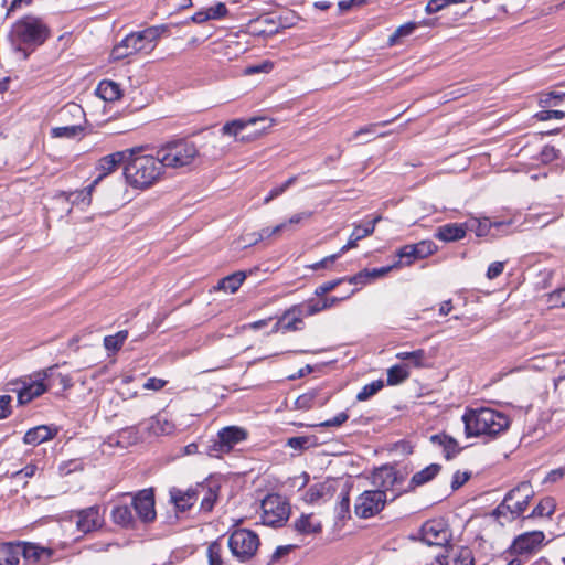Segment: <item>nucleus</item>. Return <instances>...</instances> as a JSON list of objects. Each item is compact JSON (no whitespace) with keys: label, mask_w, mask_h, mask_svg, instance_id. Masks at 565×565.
Returning a JSON list of instances; mask_svg holds the SVG:
<instances>
[{"label":"nucleus","mask_w":565,"mask_h":565,"mask_svg":"<svg viewBox=\"0 0 565 565\" xmlns=\"http://www.w3.org/2000/svg\"><path fill=\"white\" fill-rule=\"evenodd\" d=\"M462 422L467 437H495L510 425L505 414L489 407L466 411Z\"/></svg>","instance_id":"obj_1"},{"label":"nucleus","mask_w":565,"mask_h":565,"mask_svg":"<svg viewBox=\"0 0 565 565\" xmlns=\"http://www.w3.org/2000/svg\"><path fill=\"white\" fill-rule=\"evenodd\" d=\"M163 173L159 156L137 154L128 157L124 174L129 185L135 189H146L152 185Z\"/></svg>","instance_id":"obj_2"},{"label":"nucleus","mask_w":565,"mask_h":565,"mask_svg":"<svg viewBox=\"0 0 565 565\" xmlns=\"http://www.w3.org/2000/svg\"><path fill=\"white\" fill-rule=\"evenodd\" d=\"M380 480L383 489L366 490L355 499L354 512L359 518H372L384 509L387 501L386 490L396 481V473L392 469H380L374 475V482Z\"/></svg>","instance_id":"obj_3"},{"label":"nucleus","mask_w":565,"mask_h":565,"mask_svg":"<svg viewBox=\"0 0 565 565\" xmlns=\"http://www.w3.org/2000/svg\"><path fill=\"white\" fill-rule=\"evenodd\" d=\"M51 35L49 25L35 15H25L13 23L9 38L11 43L21 50L22 45L36 47L42 45Z\"/></svg>","instance_id":"obj_4"},{"label":"nucleus","mask_w":565,"mask_h":565,"mask_svg":"<svg viewBox=\"0 0 565 565\" xmlns=\"http://www.w3.org/2000/svg\"><path fill=\"white\" fill-rule=\"evenodd\" d=\"M534 491L530 482H521L510 490L503 501L493 511V515L502 524L518 519L529 507Z\"/></svg>","instance_id":"obj_5"},{"label":"nucleus","mask_w":565,"mask_h":565,"mask_svg":"<svg viewBox=\"0 0 565 565\" xmlns=\"http://www.w3.org/2000/svg\"><path fill=\"white\" fill-rule=\"evenodd\" d=\"M157 152L163 169H178L190 166L199 156L196 146L193 142H188L185 140L169 142L161 147Z\"/></svg>","instance_id":"obj_6"},{"label":"nucleus","mask_w":565,"mask_h":565,"mask_svg":"<svg viewBox=\"0 0 565 565\" xmlns=\"http://www.w3.org/2000/svg\"><path fill=\"white\" fill-rule=\"evenodd\" d=\"M259 546L258 535L246 529L235 530L228 537V547L239 562L253 558Z\"/></svg>","instance_id":"obj_7"},{"label":"nucleus","mask_w":565,"mask_h":565,"mask_svg":"<svg viewBox=\"0 0 565 565\" xmlns=\"http://www.w3.org/2000/svg\"><path fill=\"white\" fill-rule=\"evenodd\" d=\"M290 514V507L279 494H268L262 501V522L268 526L284 525Z\"/></svg>","instance_id":"obj_8"},{"label":"nucleus","mask_w":565,"mask_h":565,"mask_svg":"<svg viewBox=\"0 0 565 565\" xmlns=\"http://www.w3.org/2000/svg\"><path fill=\"white\" fill-rule=\"evenodd\" d=\"M54 375V367H47L41 372L33 374L29 380L21 381L22 386L13 388L18 393L19 404H28L33 398L41 396L49 388L44 383L47 377Z\"/></svg>","instance_id":"obj_9"},{"label":"nucleus","mask_w":565,"mask_h":565,"mask_svg":"<svg viewBox=\"0 0 565 565\" xmlns=\"http://www.w3.org/2000/svg\"><path fill=\"white\" fill-rule=\"evenodd\" d=\"M544 539L542 531L525 532L513 540L507 552L511 555L531 554L543 544Z\"/></svg>","instance_id":"obj_10"},{"label":"nucleus","mask_w":565,"mask_h":565,"mask_svg":"<svg viewBox=\"0 0 565 565\" xmlns=\"http://www.w3.org/2000/svg\"><path fill=\"white\" fill-rule=\"evenodd\" d=\"M159 36L158 30L149 28L141 32H136L127 35L124 39L126 47L130 49L129 52L134 54L138 52L149 53L154 49V42Z\"/></svg>","instance_id":"obj_11"},{"label":"nucleus","mask_w":565,"mask_h":565,"mask_svg":"<svg viewBox=\"0 0 565 565\" xmlns=\"http://www.w3.org/2000/svg\"><path fill=\"white\" fill-rule=\"evenodd\" d=\"M380 220H381V217L377 216L374 220H372L370 223H367L365 226L356 225L354 227V230L352 231L348 243L340 249V252L335 255L326 257L320 263H317L315 265V268L324 267V266H327V264L334 262V259L337 257H339L341 254L345 253L347 250H349L351 248L356 247L359 241L373 234V232L375 230V225Z\"/></svg>","instance_id":"obj_12"},{"label":"nucleus","mask_w":565,"mask_h":565,"mask_svg":"<svg viewBox=\"0 0 565 565\" xmlns=\"http://www.w3.org/2000/svg\"><path fill=\"white\" fill-rule=\"evenodd\" d=\"M422 541L427 545L443 546L450 539L446 524L440 520H430L422 526Z\"/></svg>","instance_id":"obj_13"},{"label":"nucleus","mask_w":565,"mask_h":565,"mask_svg":"<svg viewBox=\"0 0 565 565\" xmlns=\"http://www.w3.org/2000/svg\"><path fill=\"white\" fill-rule=\"evenodd\" d=\"M246 431L236 426H228L221 429L217 434V440L213 445V451L228 452L235 445L246 439Z\"/></svg>","instance_id":"obj_14"},{"label":"nucleus","mask_w":565,"mask_h":565,"mask_svg":"<svg viewBox=\"0 0 565 565\" xmlns=\"http://www.w3.org/2000/svg\"><path fill=\"white\" fill-rule=\"evenodd\" d=\"M135 153V149H127L124 151H117L111 154L103 157L97 164L98 175L93 181L94 184H98L109 173L114 172L121 162H127L128 157Z\"/></svg>","instance_id":"obj_15"},{"label":"nucleus","mask_w":565,"mask_h":565,"mask_svg":"<svg viewBox=\"0 0 565 565\" xmlns=\"http://www.w3.org/2000/svg\"><path fill=\"white\" fill-rule=\"evenodd\" d=\"M436 252V246L430 241H422L417 244H409L401 247L397 250V256L402 258H406L405 265H411L416 259H423Z\"/></svg>","instance_id":"obj_16"},{"label":"nucleus","mask_w":565,"mask_h":565,"mask_svg":"<svg viewBox=\"0 0 565 565\" xmlns=\"http://www.w3.org/2000/svg\"><path fill=\"white\" fill-rule=\"evenodd\" d=\"M132 507L137 515L143 522H150L156 518L154 498L151 490H142L134 497Z\"/></svg>","instance_id":"obj_17"},{"label":"nucleus","mask_w":565,"mask_h":565,"mask_svg":"<svg viewBox=\"0 0 565 565\" xmlns=\"http://www.w3.org/2000/svg\"><path fill=\"white\" fill-rule=\"evenodd\" d=\"M103 524V518L99 513V509L96 507H92L85 510H82L77 513L76 526L77 530L83 533L92 532Z\"/></svg>","instance_id":"obj_18"},{"label":"nucleus","mask_w":565,"mask_h":565,"mask_svg":"<svg viewBox=\"0 0 565 565\" xmlns=\"http://www.w3.org/2000/svg\"><path fill=\"white\" fill-rule=\"evenodd\" d=\"M267 121L266 118H250L248 120L244 119H234L232 121L226 122L221 132L224 136L233 137L236 141H239L241 136L245 130H247L252 126H257L259 122Z\"/></svg>","instance_id":"obj_19"},{"label":"nucleus","mask_w":565,"mask_h":565,"mask_svg":"<svg viewBox=\"0 0 565 565\" xmlns=\"http://www.w3.org/2000/svg\"><path fill=\"white\" fill-rule=\"evenodd\" d=\"M467 233L466 223H449L437 228L435 237L443 242H456L462 239Z\"/></svg>","instance_id":"obj_20"},{"label":"nucleus","mask_w":565,"mask_h":565,"mask_svg":"<svg viewBox=\"0 0 565 565\" xmlns=\"http://www.w3.org/2000/svg\"><path fill=\"white\" fill-rule=\"evenodd\" d=\"M335 489L330 481L312 484L306 492V501L309 503H316L319 501H326L332 498Z\"/></svg>","instance_id":"obj_21"},{"label":"nucleus","mask_w":565,"mask_h":565,"mask_svg":"<svg viewBox=\"0 0 565 565\" xmlns=\"http://www.w3.org/2000/svg\"><path fill=\"white\" fill-rule=\"evenodd\" d=\"M170 498L178 510L185 511L196 502L198 494L191 489L183 491L178 488H172L170 490Z\"/></svg>","instance_id":"obj_22"},{"label":"nucleus","mask_w":565,"mask_h":565,"mask_svg":"<svg viewBox=\"0 0 565 565\" xmlns=\"http://www.w3.org/2000/svg\"><path fill=\"white\" fill-rule=\"evenodd\" d=\"M306 316V308L302 305L294 306L282 315V330L295 331L302 323V317Z\"/></svg>","instance_id":"obj_23"},{"label":"nucleus","mask_w":565,"mask_h":565,"mask_svg":"<svg viewBox=\"0 0 565 565\" xmlns=\"http://www.w3.org/2000/svg\"><path fill=\"white\" fill-rule=\"evenodd\" d=\"M512 222H490L488 218L479 220V218H471L468 222H466L467 231H472L476 233L478 237L487 236L490 233V230L492 226L499 227L501 225H510Z\"/></svg>","instance_id":"obj_24"},{"label":"nucleus","mask_w":565,"mask_h":565,"mask_svg":"<svg viewBox=\"0 0 565 565\" xmlns=\"http://www.w3.org/2000/svg\"><path fill=\"white\" fill-rule=\"evenodd\" d=\"M54 433L47 426H38L29 429L24 435V443L28 445H40L51 438H53Z\"/></svg>","instance_id":"obj_25"},{"label":"nucleus","mask_w":565,"mask_h":565,"mask_svg":"<svg viewBox=\"0 0 565 565\" xmlns=\"http://www.w3.org/2000/svg\"><path fill=\"white\" fill-rule=\"evenodd\" d=\"M96 93L106 102H115L121 97V88L114 81H102L97 86Z\"/></svg>","instance_id":"obj_26"},{"label":"nucleus","mask_w":565,"mask_h":565,"mask_svg":"<svg viewBox=\"0 0 565 565\" xmlns=\"http://www.w3.org/2000/svg\"><path fill=\"white\" fill-rule=\"evenodd\" d=\"M440 471V466L437 463H431L424 468L423 470L416 472L409 482V488L415 489L416 487H420L430 480H433L438 472Z\"/></svg>","instance_id":"obj_27"},{"label":"nucleus","mask_w":565,"mask_h":565,"mask_svg":"<svg viewBox=\"0 0 565 565\" xmlns=\"http://www.w3.org/2000/svg\"><path fill=\"white\" fill-rule=\"evenodd\" d=\"M21 554V544L3 543L0 545V565H17Z\"/></svg>","instance_id":"obj_28"},{"label":"nucleus","mask_w":565,"mask_h":565,"mask_svg":"<svg viewBox=\"0 0 565 565\" xmlns=\"http://www.w3.org/2000/svg\"><path fill=\"white\" fill-rule=\"evenodd\" d=\"M139 439L140 436L137 428L128 427L118 431V434L115 437H110L109 441L110 445H113V441H115L116 445L126 448L130 445L137 444Z\"/></svg>","instance_id":"obj_29"},{"label":"nucleus","mask_w":565,"mask_h":565,"mask_svg":"<svg viewBox=\"0 0 565 565\" xmlns=\"http://www.w3.org/2000/svg\"><path fill=\"white\" fill-rule=\"evenodd\" d=\"M21 554L28 561L40 562L44 556L49 559L52 555V551L35 544L24 543L21 544Z\"/></svg>","instance_id":"obj_30"},{"label":"nucleus","mask_w":565,"mask_h":565,"mask_svg":"<svg viewBox=\"0 0 565 565\" xmlns=\"http://www.w3.org/2000/svg\"><path fill=\"white\" fill-rule=\"evenodd\" d=\"M148 429L154 436H166L171 435L175 427L168 418L159 415L151 419Z\"/></svg>","instance_id":"obj_31"},{"label":"nucleus","mask_w":565,"mask_h":565,"mask_svg":"<svg viewBox=\"0 0 565 565\" xmlns=\"http://www.w3.org/2000/svg\"><path fill=\"white\" fill-rule=\"evenodd\" d=\"M342 299L343 298L337 297H328L320 300L310 299L303 303V307L306 308V316L316 315L327 308L334 306Z\"/></svg>","instance_id":"obj_32"},{"label":"nucleus","mask_w":565,"mask_h":565,"mask_svg":"<svg viewBox=\"0 0 565 565\" xmlns=\"http://www.w3.org/2000/svg\"><path fill=\"white\" fill-rule=\"evenodd\" d=\"M439 565H475L473 556L468 547H461L450 562L447 556L437 557Z\"/></svg>","instance_id":"obj_33"},{"label":"nucleus","mask_w":565,"mask_h":565,"mask_svg":"<svg viewBox=\"0 0 565 565\" xmlns=\"http://www.w3.org/2000/svg\"><path fill=\"white\" fill-rule=\"evenodd\" d=\"M431 441L440 445L444 448L445 457L447 459L452 458L456 454L459 452L460 448L456 439L447 435H434L431 436Z\"/></svg>","instance_id":"obj_34"},{"label":"nucleus","mask_w":565,"mask_h":565,"mask_svg":"<svg viewBox=\"0 0 565 565\" xmlns=\"http://www.w3.org/2000/svg\"><path fill=\"white\" fill-rule=\"evenodd\" d=\"M295 529L302 534H313L321 531V523L313 520L312 515H301L295 521Z\"/></svg>","instance_id":"obj_35"},{"label":"nucleus","mask_w":565,"mask_h":565,"mask_svg":"<svg viewBox=\"0 0 565 565\" xmlns=\"http://www.w3.org/2000/svg\"><path fill=\"white\" fill-rule=\"evenodd\" d=\"M245 278H246L245 273L237 271V273H234V274L223 278L218 282L217 287L220 290H224V291L234 294L235 291L238 290V288L241 287V285L245 280Z\"/></svg>","instance_id":"obj_36"},{"label":"nucleus","mask_w":565,"mask_h":565,"mask_svg":"<svg viewBox=\"0 0 565 565\" xmlns=\"http://www.w3.org/2000/svg\"><path fill=\"white\" fill-rule=\"evenodd\" d=\"M555 502L552 498L542 499L537 505L532 510V512L526 516V519L542 518V516H551L555 511Z\"/></svg>","instance_id":"obj_37"},{"label":"nucleus","mask_w":565,"mask_h":565,"mask_svg":"<svg viewBox=\"0 0 565 565\" xmlns=\"http://www.w3.org/2000/svg\"><path fill=\"white\" fill-rule=\"evenodd\" d=\"M96 184L92 183L89 186L72 192L70 194L63 193L62 196H65L67 201H71L72 204H83V205H89L92 202V193Z\"/></svg>","instance_id":"obj_38"},{"label":"nucleus","mask_w":565,"mask_h":565,"mask_svg":"<svg viewBox=\"0 0 565 565\" xmlns=\"http://www.w3.org/2000/svg\"><path fill=\"white\" fill-rule=\"evenodd\" d=\"M409 376V371L405 364H396L387 370V384L397 385L403 383Z\"/></svg>","instance_id":"obj_39"},{"label":"nucleus","mask_w":565,"mask_h":565,"mask_svg":"<svg viewBox=\"0 0 565 565\" xmlns=\"http://www.w3.org/2000/svg\"><path fill=\"white\" fill-rule=\"evenodd\" d=\"M113 520L115 523L128 526L132 523L134 516L128 505H118L113 510Z\"/></svg>","instance_id":"obj_40"},{"label":"nucleus","mask_w":565,"mask_h":565,"mask_svg":"<svg viewBox=\"0 0 565 565\" xmlns=\"http://www.w3.org/2000/svg\"><path fill=\"white\" fill-rule=\"evenodd\" d=\"M128 338V331L121 330L104 338V347L108 351H118Z\"/></svg>","instance_id":"obj_41"},{"label":"nucleus","mask_w":565,"mask_h":565,"mask_svg":"<svg viewBox=\"0 0 565 565\" xmlns=\"http://www.w3.org/2000/svg\"><path fill=\"white\" fill-rule=\"evenodd\" d=\"M426 358V353L424 350L418 349L411 352H397L396 359L402 361H409L415 367H422L424 365V360Z\"/></svg>","instance_id":"obj_42"},{"label":"nucleus","mask_w":565,"mask_h":565,"mask_svg":"<svg viewBox=\"0 0 565 565\" xmlns=\"http://www.w3.org/2000/svg\"><path fill=\"white\" fill-rule=\"evenodd\" d=\"M565 99V93L559 92H548L541 93L539 96V105L542 108L557 106L559 102Z\"/></svg>","instance_id":"obj_43"},{"label":"nucleus","mask_w":565,"mask_h":565,"mask_svg":"<svg viewBox=\"0 0 565 565\" xmlns=\"http://www.w3.org/2000/svg\"><path fill=\"white\" fill-rule=\"evenodd\" d=\"M417 28V24L415 22H407L401 26H398L393 34L388 38V44L395 45L401 38L407 36L412 34L415 29Z\"/></svg>","instance_id":"obj_44"},{"label":"nucleus","mask_w":565,"mask_h":565,"mask_svg":"<svg viewBox=\"0 0 565 565\" xmlns=\"http://www.w3.org/2000/svg\"><path fill=\"white\" fill-rule=\"evenodd\" d=\"M273 126V121L269 120L268 125H263L262 127L252 126L247 130L243 132L239 138V142H250L259 138L268 128Z\"/></svg>","instance_id":"obj_45"},{"label":"nucleus","mask_w":565,"mask_h":565,"mask_svg":"<svg viewBox=\"0 0 565 565\" xmlns=\"http://www.w3.org/2000/svg\"><path fill=\"white\" fill-rule=\"evenodd\" d=\"M82 131L83 128L79 125L55 127L52 129V136L55 138H74Z\"/></svg>","instance_id":"obj_46"},{"label":"nucleus","mask_w":565,"mask_h":565,"mask_svg":"<svg viewBox=\"0 0 565 565\" xmlns=\"http://www.w3.org/2000/svg\"><path fill=\"white\" fill-rule=\"evenodd\" d=\"M54 371H56V365L53 366ZM49 380V387L55 386L56 384L61 386L62 391L68 390L72 387V379L68 375H64L62 373L54 372V375L52 377H47Z\"/></svg>","instance_id":"obj_47"},{"label":"nucleus","mask_w":565,"mask_h":565,"mask_svg":"<svg viewBox=\"0 0 565 565\" xmlns=\"http://www.w3.org/2000/svg\"><path fill=\"white\" fill-rule=\"evenodd\" d=\"M313 444V438L308 436L291 437L287 440V446L295 450H302L309 448Z\"/></svg>","instance_id":"obj_48"},{"label":"nucleus","mask_w":565,"mask_h":565,"mask_svg":"<svg viewBox=\"0 0 565 565\" xmlns=\"http://www.w3.org/2000/svg\"><path fill=\"white\" fill-rule=\"evenodd\" d=\"M383 387L382 381H374L365 385L356 395L358 401H366Z\"/></svg>","instance_id":"obj_49"},{"label":"nucleus","mask_w":565,"mask_h":565,"mask_svg":"<svg viewBox=\"0 0 565 565\" xmlns=\"http://www.w3.org/2000/svg\"><path fill=\"white\" fill-rule=\"evenodd\" d=\"M335 512H337L339 520H344L348 518L349 512H350L349 492L345 491V492L341 493V499H340L338 505L335 507Z\"/></svg>","instance_id":"obj_50"},{"label":"nucleus","mask_w":565,"mask_h":565,"mask_svg":"<svg viewBox=\"0 0 565 565\" xmlns=\"http://www.w3.org/2000/svg\"><path fill=\"white\" fill-rule=\"evenodd\" d=\"M205 10L210 20H220L228 14L227 7L224 2H217L216 4L206 8Z\"/></svg>","instance_id":"obj_51"},{"label":"nucleus","mask_w":565,"mask_h":565,"mask_svg":"<svg viewBox=\"0 0 565 565\" xmlns=\"http://www.w3.org/2000/svg\"><path fill=\"white\" fill-rule=\"evenodd\" d=\"M547 302L551 307H565V287L551 292Z\"/></svg>","instance_id":"obj_52"},{"label":"nucleus","mask_w":565,"mask_h":565,"mask_svg":"<svg viewBox=\"0 0 565 565\" xmlns=\"http://www.w3.org/2000/svg\"><path fill=\"white\" fill-rule=\"evenodd\" d=\"M316 398V393L309 392L300 395L296 402L295 405L298 409H308L312 406Z\"/></svg>","instance_id":"obj_53"},{"label":"nucleus","mask_w":565,"mask_h":565,"mask_svg":"<svg viewBox=\"0 0 565 565\" xmlns=\"http://www.w3.org/2000/svg\"><path fill=\"white\" fill-rule=\"evenodd\" d=\"M534 117L540 121H546L550 119H563L565 117V113L562 110H541L536 113Z\"/></svg>","instance_id":"obj_54"},{"label":"nucleus","mask_w":565,"mask_h":565,"mask_svg":"<svg viewBox=\"0 0 565 565\" xmlns=\"http://www.w3.org/2000/svg\"><path fill=\"white\" fill-rule=\"evenodd\" d=\"M402 265V262H397L396 264L392 265V266H386V267H381V268H373V269H365L366 271H369V278L370 280H373V279H377L380 277H383L385 276L386 274H388L393 268L395 267H398Z\"/></svg>","instance_id":"obj_55"},{"label":"nucleus","mask_w":565,"mask_h":565,"mask_svg":"<svg viewBox=\"0 0 565 565\" xmlns=\"http://www.w3.org/2000/svg\"><path fill=\"white\" fill-rule=\"evenodd\" d=\"M388 121H383L381 124H372V125H367L363 128H360L358 131H355L352 136V140H356L359 139L361 136H373L375 135V129L377 126H385Z\"/></svg>","instance_id":"obj_56"},{"label":"nucleus","mask_w":565,"mask_h":565,"mask_svg":"<svg viewBox=\"0 0 565 565\" xmlns=\"http://www.w3.org/2000/svg\"><path fill=\"white\" fill-rule=\"evenodd\" d=\"M344 279H335L331 281H327L319 287L316 288L315 295L318 297H322L323 295L332 291L339 284H341Z\"/></svg>","instance_id":"obj_57"},{"label":"nucleus","mask_w":565,"mask_h":565,"mask_svg":"<svg viewBox=\"0 0 565 565\" xmlns=\"http://www.w3.org/2000/svg\"><path fill=\"white\" fill-rule=\"evenodd\" d=\"M367 3V0H340L338 8L341 12H347L353 8H360Z\"/></svg>","instance_id":"obj_58"},{"label":"nucleus","mask_w":565,"mask_h":565,"mask_svg":"<svg viewBox=\"0 0 565 565\" xmlns=\"http://www.w3.org/2000/svg\"><path fill=\"white\" fill-rule=\"evenodd\" d=\"M11 401L10 395H0V419H4L11 414Z\"/></svg>","instance_id":"obj_59"},{"label":"nucleus","mask_w":565,"mask_h":565,"mask_svg":"<svg viewBox=\"0 0 565 565\" xmlns=\"http://www.w3.org/2000/svg\"><path fill=\"white\" fill-rule=\"evenodd\" d=\"M349 418L348 414L345 412L339 413L337 416H334L332 419H328L326 422H322L318 424L317 426L321 427H337L342 425L344 422H347Z\"/></svg>","instance_id":"obj_60"},{"label":"nucleus","mask_w":565,"mask_h":565,"mask_svg":"<svg viewBox=\"0 0 565 565\" xmlns=\"http://www.w3.org/2000/svg\"><path fill=\"white\" fill-rule=\"evenodd\" d=\"M273 68V64L270 62H264L258 65L248 66L245 68L244 73L246 75H252L256 73H269Z\"/></svg>","instance_id":"obj_61"},{"label":"nucleus","mask_w":565,"mask_h":565,"mask_svg":"<svg viewBox=\"0 0 565 565\" xmlns=\"http://www.w3.org/2000/svg\"><path fill=\"white\" fill-rule=\"evenodd\" d=\"M129 50L130 49L126 47V45L124 44V40H122L118 45H116L113 49L111 56L114 60L125 58V57L134 54L132 52H129Z\"/></svg>","instance_id":"obj_62"},{"label":"nucleus","mask_w":565,"mask_h":565,"mask_svg":"<svg viewBox=\"0 0 565 565\" xmlns=\"http://www.w3.org/2000/svg\"><path fill=\"white\" fill-rule=\"evenodd\" d=\"M446 7H447L446 0H429L425 8V11L427 14H433V13L439 12L440 10H443Z\"/></svg>","instance_id":"obj_63"},{"label":"nucleus","mask_w":565,"mask_h":565,"mask_svg":"<svg viewBox=\"0 0 565 565\" xmlns=\"http://www.w3.org/2000/svg\"><path fill=\"white\" fill-rule=\"evenodd\" d=\"M167 384L166 380L157 379V377H150L143 384L145 390H152V391H159L163 388Z\"/></svg>","instance_id":"obj_64"}]
</instances>
